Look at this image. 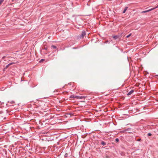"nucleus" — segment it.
Returning a JSON list of instances; mask_svg holds the SVG:
<instances>
[{
	"mask_svg": "<svg viewBox=\"0 0 158 158\" xmlns=\"http://www.w3.org/2000/svg\"><path fill=\"white\" fill-rule=\"evenodd\" d=\"M45 50H47V48H45Z\"/></svg>",
	"mask_w": 158,
	"mask_h": 158,
	"instance_id": "22",
	"label": "nucleus"
},
{
	"mask_svg": "<svg viewBox=\"0 0 158 158\" xmlns=\"http://www.w3.org/2000/svg\"><path fill=\"white\" fill-rule=\"evenodd\" d=\"M134 91V90L132 89L131 90L130 92H129V95L131 94H132L133 93Z\"/></svg>",
	"mask_w": 158,
	"mask_h": 158,
	"instance_id": "5",
	"label": "nucleus"
},
{
	"mask_svg": "<svg viewBox=\"0 0 158 158\" xmlns=\"http://www.w3.org/2000/svg\"><path fill=\"white\" fill-rule=\"evenodd\" d=\"M10 66L9 64H7L6 67V68H7L8 67H9Z\"/></svg>",
	"mask_w": 158,
	"mask_h": 158,
	"instance_id": "13",
	"label": "nucleus"
},
{
	"mask_svg": "<svg viewBox=\"0 0 158 158\" xmlns=\"http://www.w3.org/2000/svg\"><path fill=\"white\" fill-rule=\"evenodd\" d=\"M127 95H128V94H127Z\"/></svg>",
	"mask_w": 158,
	"mask_h": 158,
	"instance_id": "21",
	"label": "nucleus"
},
{
	"mask_svg": "<svg viewBox=\"0 0 158 158\" xmlns=\"http://www.w3.org/2000/svg\"><path fill=\"white\" fill-rule=\"evenodd\" d=\"M115 140L116 142H118L119 141V139L118 138H116Z\"/></svg>",
	"mask_w": 158,
	"mask_h": 158,
	"instance_id": "12",
	"label": "nucleus"
},
{
	"mask_svg": "<svg viewBox=\"0 0 158 158\" xmlns=\"http://www.w3.org/2000/svg\"><path fill=\"white\" fill-rule=\"evenodd\" d=\"M130 35H131V34H129V37L130 36Z\"/></svg>",
	"mask_w": 158,
	"mask_h": 158,
	"instance_id": "20",
	"label": "nucleus"
},
{
	"mask_svg": "<svg viewBox=\"0 0 158 158\" xmlns=\"http://www.w3.org/2000/svg\"><path fill=\"white\" fill-rule=\"evenodd\" d=\"M127 59L128 60V56H127Z\"/></svg>",
	"mask_w": 158,
	"mask_h": 158,
	"instance_id": "18",
	"label": "nucleus"
},
{
	"mask_svg": "<svg viewBox=\"0 0 158 158\" xmlns=\"http://www.w3.org/2000/svg\"><path fill=\"white\" fill-rule=\"evenodd\" d=\"M128 7H126L125 8L123 12V13H124L125 11H126V10H127V9Z\"/></svg>",
	"mask_w": 158,
	"mask_h": 158,
	"instance_id": "8",
	"label": "nucleus"
},
{
	"mask_svg": "<svg viewBox=\"0 0 158 158\" xmlns=\"http://www.w3.org/2000/svg\"><path fill=\"white\" fill-rule=\"evenodd\" d=\"M52 47L54 49H56V47L55 46H54V45H52Z\"/></svg>",
	"mask_w": 158,
	"mask_h": 158,
	"instance_id": "9",
	"label": "nucleus"
},
{
	"mask_svg": "<svg viewBox=\"0 0 158 158\" xmlns=\"http://www.w3.org/2000/svg\"><path fill=\"white\" fill-rule=\"evenodd\" d=\"M78 97H77V99L80 98L82 99L84 98V97L83 96H78Z\"/></svg>",
	"mask_w": 158,
	"mask_h": 158,
	"instance_id": "7",
	"label": "nucleus"
},
{
	"mask_svg": "<svg viewBox=\"0 0 158 158\" xmlns=\"http://www.w3.org/2000/svg\"><path fill=\"white\" fill-rule=\"evenodd\" d=\"M4 0H0V5L4 1Z\"/></svg>",
	"mask_w": 158,
	"mask_h": 158,
	"instance_id": "11",
	"label": "nucleus"
},
{
	"mask_svg": "<svg viewBox=\"0 0 158 158\" xmlns=\"http://www.w3.org/2000/svg\"><path fill=\"white\" fill-rule=\"evenodd\" d=\"M86 35V33H85V31H82V34H81V36H82V38H83L84 36Z\"/></svg>",
	"mask_w": 158,
	"mask_h": 158,
	"instance_id": "3",
	"label": "nucleus"
},
{
	"mask_svg": "<svg viewBox=\"0 0 158 158\" xmlns=\"http://www.w3.org/2000/svg\"><path fill=\"white\" fill-rule=\"evenodd\" d=\"M113 38L115 40L118 39L119 38V36L116 35L113 37Z\"/></svg>",
	"mask_w": 158,
	"mask_h": 158,
	"instance_id": "6",
	"label": "nucleus"
},
{
	"mask_svg": "<svg viewBox=\"0 0 158 158\" xmlns=\"http://www.w3.org/2000/svg\"><path fill=\"white\" fill-rule=\"evenodd\" d=\"M101 144L103 146H105L106 144V143L104 141H102L101 143Z\"/></svg>",
	"mask_w": 158,
	"mask_h": 158,
	"instance_id": "4",
	"label": "nucleus"
},
{
	"mask_svg": "<svg viewBox=\"0 0 158 158\" xmlns=\"http://www.w3.org/2000/svg\"><path fill=\"white\" fill-rule=\"evenodd\" d=\"M44 60V59H41L40 61V62H41V61H43Z\"/></svg>",
	"mask_w": 158,
	"mask_h": 158,
	"instance_id": "15",
	"label": "nucleus"
},
{
	"mask_svg": "<svg viewBox=\"0 0 158 158\" xmlns=\"http://www.w3.org/2000/svg\"><path fill=\"white\" fill-rule=\"evenodd\" d=\"M14 103V102L13 101L12 102V103Z\"/></svg>",
	"mask_w": 158,
	"mask_h": 158,
	"instance_id": "19",
	"label": "nucleus"
},
{
	"mask_svg": "<svg viewBox=\"0 0 158 158\" xmlns=\"http://www.w3.org/2000/svg\"><path fill=\"white\" fill-rule=\"evenodd\" d=\"M157 7H158V5L156 7L151 8V9H149L148 10H145V11H143L142 12V13H146V12H149V11H151V10H153L155 9H156V8H157Z\"/></svg>",
	"mask_w": 158,
	"mask_h": 158,
	"instance_id": "1",
	"label": "nucleus"
},
{
	"mask_svg": "<svg viewBox=\"0 0 158 158\" xmlns=\"http://www.w3.org/2000/svg\"><path fill=\"white\" fill-rule=\"evenodd\" d=\"M15 64V63L14 62H11V63H10L9 64L10 66V65H11L12 64Z\"/></svg>",
	"mask_w": 158,
	"mask_h": 158,
	"instance_id": "10",
	"label": "nucleus"
},
{
	"mask_svg": "<svg viewBox=\"0 0 158 158\" xmlns=\"http://www.w3.org/2000/svg\"><path fill=\"white\" fill-rule=\"evenodd\" d=\"M77 97H78V96H75L73 95H72L70 96V98H76L77 99Z\"/></svg>",
	"mask_w": 158,
	"mask_h": 158,
	"instance_id": "2",
	"label": "nucleus"
},
{
	"mask_svg": "<svg viewBox=\"0 0 158 158\" xmlns=\"http://www.w3.org/2000/svg\"><path fill=\"white\" fill-rule=\"evenodd\" d=\"M126 37H127V38H128V37H129L128 35H127L126 36Z\"/></svg>",
	"mask_w": 158,
	"mask_h": 158,
	"instance_id": "17",
	"label": "nucleus"
},
{
	"mask_svg": "<svg viewBox=\"0 0 158 158\" xmlns=\"http://www.w3.org/2000/svg\"><path fill=\"white\" fill-rule=\"evenodd\" d=\"M140 140V139H137V141H139Z\"/></svg>",
	"mask_w": 158,
	"mask_h": 158,
	"instance_id": "16",
	"label": "nucleus"
},
{
	"mask_svg": "<svg viewBox=\"0 0 158 158\" xmlns=\"http://www.w3.org/2000/svg\"><path fill=\"white\" fill-rule=\"evenodd\" d=\"M148 136H151L152 135V134L150 133H148Z\"/></svg>",
	"mask_w": 158,
	"mask_h": 158,
	"instance_id": "14",
	"label": "nucleus"
}]
</instances>
